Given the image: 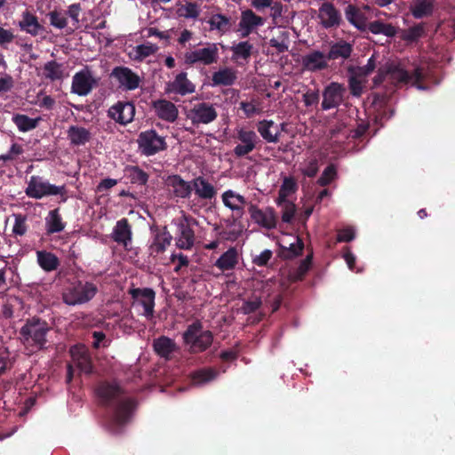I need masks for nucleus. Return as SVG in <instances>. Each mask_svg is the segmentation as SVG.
Here are the masks:
<instances>
[{"instance_id": "obj_1", "label": "nucleus", "mask_w": 455, "mask_h": 455, "mask_svg": "<svg viewBox=\"0 0 455 455\" xmlns=\"http://www.w3.org/2000/svg\"><path fill=\"white\" fill-rule=\"evenodd\" d=\"M49 330L46 322L32 318L20 329V339L27 347L42 349L46 343L45 337Z\"/></svg>"}, {"instance_id": "obj_2", "label": "nucleus", "mask_w": 455, "mask_h": 455, "mask_svg": "<svg viewBox=\"0 0 455 455\" xmlns=\"http://www.w3.org/2000/svg\"><path fill=\"white\" fill-rule=\"evenodd\" d=\"M97 292V287L89 282L77 281L67 285L62 292L63 301L69 306L88 302Z\"/></svg>"}, {"instance_id": "obj_3", "label": "nucleus", "mask_w": 455, "mask_h": 455, "mask_svg": "<svg viewBox=\"0 0 455 455\" xmlns=\"http://www.w3.org/2000/svg\"><path fill=\"white\" fill-rule=\"evenodd\" d=\"M183 339L191 353H200L212 345L213 337L210 331L203 329L201 323L196 322L183 333Z\"/></svg>"}, {"instance_id": "obj_4", "label": "nucleus", "mask_w": 455, "mask_h": 455, "mask_svg": "<svg viewBox=\"0 0 455 455\" xmlns=\"http://www.w3.org/2000/svg\"><path fill=\"white\" fill-rule=\"evenodd\" d=\"M386 75H389L394 82L411 84L420 90L425 89L419 84V80L422 78V73L419 68L415 69L413 74L410 75L409 72L400 65L390 64L387 69L384 70L380 68L379 70L378 76L374 78V83L380 84L385 79Z\"/></svg>"}, {"instance_id": "obj_5", "label": "nucleus", "mask_w": 455, "mask_h": 455, "mask_svg": "<svg viewBox=\"0 0 455 455\" xmlns=\"http://www.w3.org/2000/svg\"><path fill=\"white\" fill-rule=\"evenodd\" d=\"M64 187H58L49 183L38 176L30 177L25 193L28 197L41 199L44 196L60 195Z\"/></svg>"}, {"instance_id": "obj_6", "label": "nucleus", "mask_w": 455, "mask_h": 455, "mask_svg": "<svg viewBox=\"0 0 455 455\" xmlns=\"http://www.w3.org/2000/svg\"><path fill=\"white\" fill-rule=\"evenodd\" d=\"M219 58V49L215 44H207L204 48L188 51L185 53V62L188 64L202 63L211 65Z\"/></svg>"}, {"instance_id": "obj_7", "label": "nucleus", "mask_w": 455, "mask_h": 455, "mask_svg": "<svg viewBox=\"0 0 455 455\" xmlns=\"http://www.w3.org/2000/svg\"><path fill=\"white\" fill-rule=\"evenodd\" d=\"M217 116L215 108L205 102L195 104L187 114L188 118L194 124H210L217 118Z\"/></svg>"}, {"instance_id": "obj_8", "label": "nucleus", "mask_w": 455, "mask_h": 455, "mask_svg": "<svg viewBox=\"0 0 455 455\" xmlns=\"http://www.w3.org/2000/svg\"><path fill=\"white\" fill-rule=\"evenodd\" d=\"M138 142L141 152L146 156L155 155L165 148L164 139L152 130L141 132Z\"/></svg>"}, {"instance_id": "obj_9", "label": "nucleus", "mask_w": 455, "mask_h": 455, "mask_svg": "<svg viewBox=\"0 0 455 455\" xmlns=\"http://www.w3.org/2000/svg\"><path fill=\"white\" fill-rule=\"evenodd\" d=\"M236 139L239 143L235 147L234 153L238 157L244 156L253 151L258 141L255 132L244 128L237 130Z\"/></svg>"}, {"instance_id": "obj_10", "label": "nucleus", "mask_w": 455, "mask_h": 455, "mask_svg": "<svg viewBox=\"0 0 455 455\" xmlns=\"http://www.w3.org/2000/svg\"><path fill=\"white\" fill-rule=\"evenodd\" d=\"M130 293L134 299V302L143 307L144 311L142 315L147 318L153 317L156 296L155 291L149 288H137L131 290Z\"/></svg>"}, {"instance_id": "obj_11", "label": "nucleus", "mask_w": 455, "mask_h": 455, "mask_svg": "<svg viewBox=\"0 0 455 455\" xmlns=\"http://www.w3.org/2000/svg\"><path fill=\"white\" fill-rule=\"evenodd\" d=\"M317 18L319 19V23L324 28L338 27L341 22L339 11L330 2H324L321 4Z\"/></svg>"}, {"instance_id": "obj_12", "label": "nucleus", "mask_w": 455, "mask_h": 455, "mask_svg": "<svg viewBox=\"0 0 455 455\" xmlns=\"http://www.w3.org/2000/svg\"><path fill=\"white\" fill-rule=\"evenodd\" d=\"M345 87L338 83H331L323 92L322 108L324 110L338 107L343 101Z\"/></svg>"}, {"instance_id": "obj_13", "label": "nucleus", "mask_w": 455, "mask_h": 455, "mask_svg": "<svg viewBox=\"0 0 455 455\" xmlns=\"http://www.w3.org/2000/svg\"><path fill=\"white\" fill-rule=\"evenodd\" d=\"M94 84L95 80L91 71L85 68L73 76L71 90L79 96H85L91 92Z\"/></svg>"}, {"instance_id": "obj_14", "label": "nucleus", "mask_w": 455, "mask_h": 455, "mask_svg": "<svg viewBox=\"0 0 455 455\" xmlns=\"http://www.w3.org/2000/svg\"><path fill=\"white\" fill-rule=\"evenodd\" d=\"M249 213L251 220L262 228L272 229L276 226V216L272 208L260 210L256 205L251 204Z\"/></svg>"}, {"instance_id": "obj_15", "label": "nucleus", "mask_w": 455, "mask_h": 455, "mask_svg": "<svg viewBox=\"0 0 455 455\" xmlns=\"http://www.w3.org/2000/svg\"><path fill=\"white\" fill-rule=\"evenodd\" d=\"M221 199L223 204L232 211L236 219L243 217L247 201L242 195L229 189L221 195Z\"/></svg>"}, {"instance_id": "obj_16", "label": "nucleus", "mask_w": 455, "mask_h": 455, "mask_svg": "<svg viewBox=\"0 0 455 455\" xmlns=\"http://www.w3.org/2000/svg\"><path fill=\"white\" fill-rule=\"evenodd\" d=\"M134 106L130 102H118L108 110L109 116L121 124H126L133 120Z\"/></svg>"}, {"instance_id": "obj_17", "label": "nucleus", "mask_w": 455, "mask_h": 455, "mask_svg": "<svg viewBox=\"0 0 455 455\" xmlns=\"http://www.w3.org/2000/svg\"><path fill=\"white\" fill-rule=\"evenodd\" d=\"M112 76L118 81L121 86L126 90H134L140 85V76L125 67L115 68Z\"/></svg>"}, {"instance_id": "obj_18", "label": "nucleus", "mask_w": 455, "mask_h": 455, "mask_svg": "<svg viewBox=\"0 0 455 455\" xmlns=\"http://www.w3.org/2000/svg\"><path fill=\"white\" fill-rule=\"evenodd\" d=\"M328 57L320 51H313L304 55L301 64L304 69L311 72L324 69L328 67Z\"/></svg>"}, {"instance_id": "obj_19", "label": "nucleus", "mask_w": 455, "mask_h": 455, "mask_svg": "<svg viewBox=\"0 0 455 455\" xmlns=\"http://www.w3.org/2000/svg\"><path fill=\"white\" fill-rule=\"evenodd\" d=\"M264 24V19L255 14L251 10H245L241 14L238 24L242 36H249L252 30Z\"/></svg>"}, {"instance_id": "obj_20", "label": "nucleus", "mask_w": 455, "mask_h": 455, "mask_svg": "<svg viewBox=\"0 0 455 455\" xmlns=\"http://www.w3.org/2000/svg\"><path fill=\"white\" fill-rule=\"evenodd\" d=\"M156 115L162 120L174 122L179 115L177 107L167 100H158L152 103Z\"/></svg>"}, {"instance_id": "obj_21", "label": "nucleus", "mask_w": 455, "mask_h": 455, "mask_svg": "<svg viewBox=\"0 0 455 455\" xmlns=\"http://www.w3.org/2000/svg\"><path fill=\"white\" fill-rule=\"evenodd\" d=\"M192 190L203 200H212L217 195L214 186L203 177H197L192 180Z\"/></svg>"}, {"instance_id": "obj_22", "label": "nucleus", "mask_w": 455, "mask_h": 455, "mask_svg": "<svg viewBox=\"0 0 455 455\" xmlns=\"http://www.w3.org/2000/svg\"><path fill=\"white\" fill-rule=\"evenodd\" d=\"M69 76L63 64L55 60L46 62L43 66V76L50 81L62 80Z\"/></svg>"}, {"instance_id": "obj_23", "label": "nucleus", "mask_w": 455, "mask_h": 455, "mask_svg": "<svg viewBox=\"0 0 455 455\" xmlns=\"http://www.w3.org/2000/svg\"><path fill=\"white\" fill-rule=\"evenodd\" d=\"M70 355L73 363L84 372L91 371V359L86 347L84 345H76L71 347Z\"/></svg>"}, {"instance_id": "obj_24", "label": "nucleus", "mask_w": 455, "mask_h": 455, "mask_svg": "<svg viewBox=\"0 0 455 455\" xmlns=\"http://www.w3.org/2000/svg\"><path fill=\"white\" fill-rule=\"evenodd\" d=\"M167 91L180 95L195 92V85L187 78L186 73L179 74L175 79L167 84Z\"/></svg>"}, {"instance_id": "obj_25", "label": "nucleus", "mask_w": 455, "mask_h": 455, "mask_svg": "<svg viewBox=\"0 0 455 455\" xmlns=\"http://www.w3.org/2000/svg\"><path fill=\"white\" fill-rule=\"evenodd\" d=\"M257 130L261 137L267 142L275 143L279 140L281 128L273 121L263 120L258 123Z\"/></svg>"}, {"instance_id": "obj_26", "label": "nucleus", "mask_w": 455, "mask_h": 455, "mask_svg": "<svg viewBox=\"0 0 455 455\" xmlns=\"http://www.w3.org/2000/svg\"><path fill=\"white\" fill-rule=\"evenodd\" d=\"M239 254L235 247L229 248L215 262V266L222 272L235 269L238 264Z\"/></svg>"}, {"instance_id": "obj_27", "label": "nucleus", "mask_w": 455, "mask_h": 455, "mask_svg": "<svg viewBox=\"0 0 455 455\" xmlns=\"http://www.w3.org/2000/svg\"><path fill=\"white\" fill-rule=\"evenodd\" d=\"M112 238L124 247L129 245L132 240V231L126 219H122L116 222L112 233Z\"/></svg>"}, {"instance_id": "obj_28", "label": "nucleus", "mask_w": 455, "mask_h": 455, "mask_svg": "<svg viewBox=\"0 0 455 455\" xmlns=\"http://www.w3.org/2000/svg\"><path fill=\"white\" fill-rule=\"evenodd\" d=\"M167 185L172 189V192L179 197H188L192 191V184L183 180L180 176H171L167 180Z\"/></svg>"}, {"instance_id": "obj_29", "label": "nucleus", "mask_w": 455, "mask_h": 455, "mask_svg": "<svg viewBox=\"0 0 455 455\" xmlns=\"http://www.w3.org/2000/svg\"><path fill=\"white\" fill-rule=\"evenodd\" d=\"M236 80L235 70L230 68H224L212 74V81L213 85L228 86Z\"/></svg>"}, {"instance_id": "obj_30", "label": "nucleus", "mask_w": 455, "mask_h": 455, "mask_svg": "<svg viewBox=\"0 0 455 455\" xmlns=\"http://www.w3.org/2000/svg\"><path fill=\"white\" fill-rule=\"evenodd\" d=\"M195 243V234L188 225H180V235L176 238V246L182 250H190Z\"/></svg>"}, {"instance_id": "obj_31", "label": "nucleus", "mask_w": 455, "mask_h": 455, "mask_svg": "<svg viewBox=\"0 0 455 455\" xmlns=\"http://www.w3.org/2000/svg\"><path fill=\"white\" fill-rule=\"evenodd\" d=\"M23 302L17 297H10L3 306V314L6 318L20 317L23 315Z\"/></svg>"}, {"instance_id": "obj_32", "label": "nucleus", "mask_w": 455, "mask_h": 455, "mask_svg": "<svg viewBox=\"0 0 455 455\" xmlns=\"http://www.w3.org/2000/svg\"><path fill=\"white\" fill-rule=\"evenodd\" d=\"M19 26L22 30L32 36H37L43 29V27L38 23L37 18L28 12L22 14Z\"/></svg>"}, {"instance_id": "obj_33", "label": "nucleus", "mask_w": 455, "mask_h": 455, "mask_svg": "<svg viewBox=\"0 0 455 455\" xmlns=\"http://www.w3.org/2000/svg\"><path fill=\"white\" fill-rule=\"evenodd\" d=\"M154 348L160 356L168 359L171 354L177 349V346L170 338L162 336L154 341Z\"/></svg>"}, {"instance_id": "obj_34", "label": "nucleus", "mask_w": 455, "mask_h": 455, "mask_svg": "<svg viewBox=\"0 0 455 455\" xmlns=\"http://www.w3.org/2000/svg\"><path fill=\"white\" fill-rule=\"evenodd\" d=\"M133 408V402L130 399H124L118 404L114 417V425L122 426L127 422L132 409Z\"/></svg>"}, {"instance_id": "obj_35", "label": "nucleus", "mask_w": 455, "mask_h": 455, "mask_svg": "<svg viewBox=\"0 0 455 455\" xmlns=\"http://www.w3.org/2000/svg\"><path fill=\"white\" fill-rule=\"evenodd\" d=\"M345 15L347 20L358 29L364 30L366 28V18L357 7L352 4L347 5Z\"/></svg>"}, {"instance_id": "obj_36", "label": "nucleus", "mask_w": 455, "mask_h": 455, "mask_svg": "<svg viewBox=\"0 0 455 455\" xmlns=\"http://www.w3.org/2000/svg\"><path fill=\"white\" fill-rule=\"evenodd\" d=\"M158 47L151 43H147L144 44H140L133 47L130 52L129 56L133 60L141 61L144 59L153 55L156 52Z\"/></svg>"}, {"instance_id": "obj_37", "label": "nucleus", "mask_w": 455, "mask_h": 455, "mask_svg": "<svg viewBox=\"0 0 455 455\" xmlns=\"http://www.w3.org/2000/svg\"><path fill=\"white\" fill-rule=\"evenodd\" d=\"M172 239L171 234L167 231L158 233L150 245V254H158L164 251L171 244Z\"/></svg>"}, {"instance_id": "obj_38", "label": "nucleus", "mask_w": 455, "mask_h": 455, "mask_svg": "<svg viewBox=\"0 0 455 455\" xmlns=\"http://www.w3.org/2000/svg\"><path fill=\"white\" fill-rule=\"evenodd\" d=\"M36 256L39 266L45 271L55 270L59 266L58 258L51 252L39 251Z\"/></svg>"}, {"instance_id": "obj_39", "label": "nucleus", "mask_w": 455, "mask_h": 455, "mask_svg": "<svg viewBox=\"0 0 455 455\" xmlns=\"http://www.w3.org/2000/svg\"><path fill=\"white\" fill-rule=\"evenodd\" d=\"M351 52V44L345 41H340L331 45L327 57L329 60L347 59L350 56Z\"/></svg>"}, {"instance_id": "obj_40", "label": "nucleus", "mask_w": 455, "mask_h": 455, "mask_svg": "<svg viewBox=\"0 0 455 455\" xmlns=\"http://www.w3.org/2000/svg\"><path fill=\"white\" fill-rule=\"evenodd\" d=\"M68 136L74 145H84L91 138L89 131L79 126H71L68 131Z\"/></svg>"}, {"instance_id": "obj_41", "label": "nucleus", "mask_w": 455, "mask_h": 455, "mask_svg": "<svg viewBox=\"0 0 455 455\" xmlns=\"http://www.w3.org/2000/svg\"><path fill=\"white\" fill-rule=\"evenodd\" d=\"M45 223L48 233H58L62 231L65 228V224L59 214L58 209L52 210L48 213Z\"/></svg>"}, {"instance_id": "obj_42", "label": "nucleus", "mask_w": 455, "mask_h": 455, "mask_svg": "<svg viewBox=\"0 0 455 455\" xmlns=\"http://www.w3.org/2000/svg\"><path fill=\"white\" fill-rule=\"evenodd\" d=\"M435 0H416L411 7V13L417 19L428 16L433 12Z\"/></svg>"}, {"instance_id": "obj_43", "label": "nucleus", "mask_w": 455, "mask_h": 455, "mask_svg": "<svg viewBox=\"0 0 455 455\" xmlns=\"http://www.w3.org/2000/svg\"><path fill=\"white\" fill-rule=\"evenodd\" d=\"M368 28L373 34H383L387 36H394L396 34V28L394 26L379 20L371 22Z\"/></svg>"}, {"instance_id": "obj_44", "label": "nucleus", "mask_w": 455, "mask_h": 455, "mask_svg": "<svg viewBox=\"0 0 455 455\" xmlns=\"http://www.w3.org/2000/svg\"><path fill=\"white\" fill-rule=\"evenodd\" d=\"M252 48V44L249 42H240L236 44H234L231 47V51L233 52V59L247 60L251 54Z\"/></svg>"}, {"instance_id": "obj_45", "label": "nucleus", "mask_w": 455, "mask_h": 455, "mask_svg": "<svg viewBox=\"0 0 455 455\" xmlns=\"http://www.w3.org/2000/svg\"><path fill=\"white\" fill-rule=\"evenodd\" d=\"M98 394L105 401H111L119 396L121 389L116 384H102L98 389Z\"/></svg>"}, {"instance_id": "obj_46", "label": "nucleus", "mask_w": 455, "mask_h": 455, "mask_svg": "<svg viewBox=\"0 0 455 455\" xmlns=\"http://www.w3.org/2000/svg\"><path fill=\"white\" fill-rule=\"evenodd\" d=\"M39 119H33L25 115H17L13 117V122L20 131L28 132L37 126Z\"/></svg>"}, {"instance_id": "obj_47", "label": "nucleus", "mask_w": 455, "mask_h": 455, "mask_svg": "<svg viewBox=\"0 0 455 455\" xmlns=\"http://www.w3.org/2000/svg\"><path fill=\"white\" fill-rule=\"evenodd\" d=\"M270 45L275 47L277 52H283L289 48V33L280 31L276 36L270 39Z\"/></svg>"}, {"instance_id": "obj_48", "label": "nucleus", "mask_w": 455, "mask_h": 455, "mask_svg": "<svg viewBox=\"0 0 455 455\" xmlns=\"http://www.w3.org/2000/svg\"><path fill=\"white\" fill-rule=\"evenodd\" d=\"M217 372L212 369H203L196 371L192 376V381L195 385H204L215 379Z\"/></svg>"}, {"instance_id": "obj_49", "label": "nucleus", "mask_w": 455, "mask_h": 455, "mask_svg": "<svg viewBox=\"0 0 455 455\" xmlns=\"http://www.w3.org/2000/svg\"><path fill=\"white\" fill-rule=\"evenodd\" d=\"M125 172L131 181L133 183L144 185L148 181V174L137 166L127 167Z\"/></svg>"}, {"instance_id": "obj_50", "label": "nucleus", "mask_w": 455, "mask_h": 455, "mask_svg": "<svg viewBox=\"0 0 455 455\" xmlns=\"http://www.w3.org/2000/svg\"><path fill=\"white\" fill-rule=\"evenodd\" d=\"M281 247L283 251H287L284 257L293 258L301 253L304 244L299 237H295L294 242L290 243L288 245L281 244Z\"/></svg>"}, {"instance_id": "obj_51", "label": "nucleus", "mask_w": 455, "mask_h": 455, "mask_svg": "<svg viewBox=\"0 0 455 455\" xmlns=\"http://www.w3.org/2000/svg\"><path fill=\"white\" fill-rule=\"evenodd\" d=\"M376 68V58L372 55L366 65L363 67H357L352 68L350 71L357 75L358 76L366 80V77L375 69Z\"/></svg>"}, {"instance_id": "obj_52", "label": "nucleus", "mask_w": 455, "mask_h": 455, "mask_svg": "<svg viewBox=\"0 0 455 455\" xmlns=\"http://www.w3.org/2000/svg\"><path fill=\"white\" fill-rule=\"evenodd\" d=\"M178 13L187 19H196L199 15V9L194 3H187L178 9Z\"/></svg>"}, {"instance_id": "obj_53", "label": "nucleus", "mask_w": 455, "mask_h": 455, "mask_svg": "<svg viewBox=\"0 0 455 455\" xmlns=\"http://www.w3.org/2000/svg\"><path fill=\"white\" fill-rule=\"evenodd\" d=\"M365 83V79L351 72V76L349 78V88L353 95L360 96L363 92V88Z\"/></svg>"}, {"instance_id": "obj_54", "label": "nucleus", "mask_w": 455, "mask_h": 455, "mask_svg": "<svg viewBox=\"0 0 455 455\" xmlns=\"http://www.w3.org/2000/svg\"><path fill=\"white\" fill-rule=\"evenodd\" d=\"M209 24L212 29L225 31L228 26V19L221 14H216L210 19Z\"/></svg>"}, {"instance_id": "obj_55", "label": "nucleus", "mask_w": 455, "mask_h": 455, "mask_svg": "<svg viewBox=\"0 0 455 455\" xmlns=\"http://www.w3.org/2000/svg\"><path fill=\"white\" fill-rule=\"evenodd\" d=\"M318 172V161L311 158L306 161L301 167V172L307 177H314Z\"/></svg>"}, {"instance_id": "obj_56", "label": "nucleus", "mask_w": 455, "mask_h": 455, "mask_svg": "<svg viewBox=\"0 0 455 455\" xmlns=\"http://www.w3.org/2000/svg\"><path fill=\"white\" fill-rule=\"evenodd\" d=\"M240 108L247 117H251L255 114H259L260 112L259 103L256 100L242 101L240 103Z\"/></svg>"}, {"instance_id": "obj_57", "label": "nucleus", "mask_w": 455, "mask_h": 455, "mask_svg": "<svg viewBox=\"0 0 455 455\" xmlns=\"http://www.w3.org/2000/svg\"><path fill=\"white\" fill-rule=\"evenodd\" d=\"M282 208V220L289 223L292 220L295 212L296 206L293 203H285Z\"/></svg>"}, {"instance_id": "obj_58", "label": "nucleus", "mask_w": 455, "mask_h": 455, "mask_svg": "<svg viewBox=\"0 0 455 455\" xmlns=\"http://www.w3.org/2000/svg\"><path fill=\"white\" fill-rule=\"evenodd\" d=\"M336 177V170L333 165H330L322 173L321 177L318 180V183L321 186L328 185L331 180H333Z\"/></svg>"}, {"instance_id": "obj_59", "label": "nucleus", "mask_w": 455, "mask_h": 455, "mask_svg": "<svg viewBox=\"0 0 455 455\" xmlns=\"http://www.w3.org/2000/svg\"><path fill=\"white\" fill-rule=\"evenodd\" d=\"M51 24L57 28H64L68 22L66 17L58 12H52L50 14Z\"/></svg>"}, {"instance_id": "obj_60", "label": "nucleus", "mask_w": 455, "mask_h": 455, "mask_svg": "<svg viewBox=\"0 0 455 455\" xmlns=\"http://www.w3.org/2000/svg\"><path fill=\"white\" fill-rule=\"evenodd\" d=\"M423 33V27L421 25H418L406 30L403 35V39L407 41H415L422 36Z\"/></svg>"}, {"instance_id": "obj_61", "label": "nucleus", "mask_w": 455, "mask_h": 455, "mask_svg": "<svg viewBox=\"0 0 455 455\" xmlns=\"http://www.w3.org/2000/svg\"><path fill=\"white\" fill-rule=\"evenodd\" d=\"M296 189V184L293 181V180L290 178H285L283 180V182L280 188V192L282 194V196H288L291 193H293Z\"/></svg>"}, {"instance_id": "obj_62", "label": "nucleus", "mask_w": 455, "mask_h": 455, "mask_svg": "<svg viewBox=\"0 0 455 455\" xmlns=\"http://www.w3.org/2000/svg\"><path fill=\"white\" fill-rule=\"evenodd\" d=\"M27 228L25 224V218L21 215H15V222L12 227V232L16 235H22L26 233Z\"/></svg>"}, {"instance_id": "obj_63", "label": "nucleus", "mask_w": 455, "mask_h": 455, "mask_svg": "<svg viewBox=\"0 0 455 455\" xmlns=\"http://www.w3.org/2000/svg\"><path fill=\"white\" fill-rule=\"evenodd\" d=\"M272 251L268 249L264 250L259 255L253 258L252 262L257 266H266L272 257Z\"/></svg>"}, {"instance_id": "obj_64", "label": "nucleus", "mask_w": 455, "mask_h": 455, "mask_svg": "<svg viewBox=\"0 0 455 455\" xmlns=\"http://www.w3.org/2000/svg\"><path fill=\"white\" fill-rule=\"evenodd\" d=\"M318 100L319 94L317 92L308 91L303 95V101L307 107L317 104Z\"/></svg>"}]
</instances>
